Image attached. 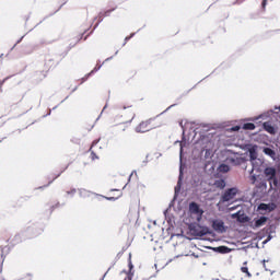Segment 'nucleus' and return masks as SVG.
I'll list each match as a JSON object with an SVG mask.
<instances>
[{
	"label": "nucleus",
	"instance_id": "b1692460",
	"mask_svg": "<svg viewBox=\"0 0 280 280\" xmlns=\"http://www.w3.org/2000/svg\"><path fill=\"white\" fill-rule=\"evenodd\" d=\"M132 36H135V33H132L131 35L125 37V43H124V45H126V43H128V40H130V38H132Z\"/></svg>",
	"mask_w": 280,
	"mask_h": 280
},
{
	"label": "nucleus",
	"instance_id": "a878e982",
	"mask_svg": "<svg viewBox=\"0 0 280 280\" xmlns=\"http://www.w3.org/2000/svg\"><path fill=\"white\" fill-rule=\"evenodd\" d=\"M250 180H252V184L255 185V183L257 180V177L255 175H252L250 176Z\"/></svg>",
	"mask_w": 280,
	"mask_h": 280
},
{
	"label": "nucleus",
	"instance_id": "a211bd4d",
	"mask_svg": "<svg viewBox=\"0 0 280 280\" xmlns=\"http://www.w3.org/2000/svg\"><path fill=\"white\" fill-rule=\"evenodd\" d=\"M116 8L109 9L103 13L100 14L101 18L110 16L112 12H115Z\"/></svg>",
	"mask_w": 280,
	"mask_h": 280
},
{
	"label": "nucleus",
	"instance_id": "6ab92c4d",
	"mask_svg": "<svg viewBox=\"0 0 280 280\" xmlns=\"http://www.w3.org/2000/svg\"><path fill=\"white\" fill-rule=\"evenodd\" d=\"M3 261H5V256H3V253L0 254V273L3 272Z\"/></svg>",
	"mask_w": 280,
	"mask_h": 280
},
{
	"label": "nucleus",
	"instance_id": "f8f14e48",
	"mask_svg": "<svg viewBox=\"0 0 280 280\" xmlns=\"http://www.w3.org/2000/svg\"><path fill=\"white\" fill-rule=\"evenodd\" d=\"M247 265H248V262L245 261V262L243 264V267H241V271H242L244 275H246V277L250 278V277H253V275L250 273V271H248Z\"/></svg>",
	"mask_w": 280,
	"mask_h": 280
},
{
	"label": "nucleus",
	"instance_id": "c756f323",
	"mask_svg": "<svg viewBox=\"0 0 280 280\" xmlns=\"http://www.w3.org/2000/svg\"><path fill=\"white\" fill-rule=\"evenodd\" d=\"M233 130H240V127L236 126V127L233 128Z\"/></svg>",
	"mask_w": 280,
	"mask_h": 280
},
{
	"label": "nucleus",
	"instance_id": "412c9836",
	"mask_svg": "<svg viewBox=\"0 0 280 280\" xmlns=\"http://www.w3.org/2000/svg\"><path fill=\"white\" fill-rule=\"evenodd\" d=\"M14 240L16 242L10 241V238L8 240V242H10V244H19V242H21V234H15Z\"/></svg>",
	"mask_w": 280,
	"mask_h": 280
},
{
	"label": "nucleus",
	"instance_id": "1a4fd4ad",
	"mask_svg": "<svg viewBox=\"0 0 280 280\" xmlns=\"http://www.w3.org/2000/svg\"><path fill=\"white\" fill-rule=\"evenodd\" d=\"M266 222H268V218L267 217H260L259 219H257L255 221V229H259V226H264V224H266Z\"/></svg>",
	"mask_w": 280,
	"mask_h": 280
},
{
	"label": "nucleus",
	"instance_id": "9b49d317",
	"mask_svg": "<svg viewBox=\"0 0 280 280\" xmlns=\"http://www.w3.org/2000/svg\"><path fill=\"white\" fill-rule=\"evenodd\" d=\"M217 253H220L221 255H228V253H231V248L228 246H219L217 247Z\"/></svg>",
	"mask_w": 280,
	"mask_h": 280
},
{
	"label": "nucleus",
	"instance_id": "7ed1b4c3",
	"mask_svg": "<svg viewBox=\"0 0 280 280\" xmlns=\"http://www.w3.org/2000/svg\"><path fill=\"white\" fill-rule=\"evenodd\" d=\"M237 191L238 190L236 187L225 190V192L221 197L222 202H229L233 200V198L237 196Z\"/></svg>",
	"mask_w": 280,
	"mask_h": 280
},
{
	"label": "nucleus",
	"instance_id": "dca6fc26",
	"mask_svg": "<svg viewBox=\"0 0 280 280\" xmlns=\"http://www.w3.org/2000/svg\"><path fill=\"white\" fill-rule=\"evenodd\" d=\"M243 130H255V124L246 122L243 125Z\"/></svg>",
	"mask_w": 280,
	"mask_h": 280
},
{
	"label": "nucleus",
	"instance_id": "7c9ffc66",
	"mask_svg": "<svg viewBox=\"0 0 280 280\" xmlns=\"http://www.w3.org/2000/svg\"><path fill=\"white\" fill-rule=\"evenodd\" d=\"M58 176H60V174H58V175L56 176V178H58Z\"/></svg>",
	"mask_w": 280,
	"mask_h": 280
},
{
	"label": "nucleus",
	"instance_id": "5701e85b",
	"mask_svg": "<svg viewBox=\"0 0 280 280\" xmlns=\"http://www.w3.org/2000/svg\"><path fill=\"white\" fill-rule=\"evenodd\" d=\"M8 80H10V77L4 78V79L0 82V91H2L1 89L3 88V84H5V82H8Z\"/></svg>",
	"mask_w": 280,
	"mask_h": 280
},
{
	"label": "nucleus",
	"instance_id": "c85d7f7f",
	"mask_svg": "<svg viewBox=\"0 0 280 280\" xmlns=\"http://www.w3.org/2000/svg\"><path fill=\"white\" fill-rule=\"evenodd\" d=\"M75 191H77L75 189H71V191H67V194H72L73 195V194H75Z\"/></svg>",
	"mask_w": 280,
	"mask_h": 280
},
{
	"label": "nucleus",
	"instance_id": "0eeeda50",
	"mask_svg": "<svg viewBox=\"0 0 280 280\" xmlns=\"http://www.w3.org/2000/svg\"><path fill=\"white\" fill-rule=\"evenodd\" d=\"M265 176L267 180L273 179L277 176V170L275 167L265 168Z\"/></svg>",
	"mask_w": 280,
	"mask_h": 280
},
{
	"label": "nucleus",
	"instance_id": "f257e3e1",
	"mask_svg": "<svg viewBox=\"0 0 280 280\" xmlns=\"http://www.w3.org/2000/svg\"><path fill=\"white\" fill-rule=\"evenodd\" d=\"M132 119H135V114H129L126 118L115 120L116 126H114V132L116 135H125V132H128L130 130V124L132 122Z\"/></svg>",
	"mask_w": 280,
	"mask_h": 280
},
{
	"label": "nucleus",
	"instance_id": "bb28decb",
	"mask_svg": "<svg viewBox=\"0 0 280 280\" xmlns=\"http://www.w3.org/2000/svg\"><path fill=\"white\" fill-rule=\"evenodd\" d=\"M25 279H27V280H32V279H33L32 273H26V275H25Z\"/></svg>",
	"mask_w": 280,
	"mask_h": 280
},
{
	"label": "nucleus",
	"instance_id": "4468645a",
	"mask_svg": "<svg viewBox=\"0 0 280 280\" xmlns=\"http://www.w3.org/2000/svg\"><path fill=\"white\" fill-rule=\"evenodd\" d=\"M264 152L267 154V156H271V159H275V156H276V152H275V150H272V149H270V148H265L264 149Z\"/></svg>",
	"mask_w": 280,
	"mask_h": 280
},
{
	"label": "nucleus",
	"instance_id": "4be33fe9",
	"mask_svg": "<svg viewBox=\"0 0 280 280\" xmlns=\"http://www.w3.org/2000/svg\"><path fill=\"white\" fill-rule=\"evenodd\" d=\"M269 184L273 185L275 187H277V185H279V182L277 180V176L273 177L272 179H269Z\"/></svg>",
	"mask_w": 280,
	"mask_h": 280
},
{
	"label": "nucleus",
	"instance_id": "393cba45",
	"mask_svg": "<svg viewBox=\"0 0 280 280\" xmlns=\"http://www.w3.org/2000/svg\"><path fill=\"white\" fill-rule=\"evenodd\" d=\"M91 159H92V161H95V159H98L97 158V154H95V152H91Z\"/></svg>",
	"mask_w": 280,
	"mask_h": 280
},
{
	"label": "nucleus",
	"instance_id": "aec40b11",
	"mask_svg": "<svg viewBox=\"0 0 280 280\" xmlns=\"http://www.w3.org/2000/svg\"><path fill=\"white\" fill-rule=\"evenodd\" d=\"M258 209H259V211H268V209H270V206L267 203H260L258 206Z\"/></svg>",
	"mask_w": 280,
	"mask_h": 280
},
{
	"label": "nucleus",
	"instance_id": "9d476101",
	"mask_svg": "<svg viewBox=\"0 0 280 280\" xmlns=\"http://www.w3.org/2000/svg\"><path fill=\"white\" fill-rule=\"evenodd\" d=\"M213 187H217V189H224V187H226V182L224 179H222V178L217 179L213 183Z\"/></svg>",
	"mask_w": 280,
	"mask_h": 280
},
{
	"label": "nucleus",
	"instance_id": "f03ea898",
	"mask_svg": "<svg viewBox=\"0 0 280 280\" xmlns=\"http://www.w3.org/2000/svg\"><path fill=\"white\" fill-rule=\"evenodd\" d=\"M154 118H149L147 120H142L136 127V132L143 133L150 132V130H154V128H159V125L154 122Z\"/></svg>",
	"mask_w": 280,
	"mask_h": 280
},
{
	"label": "nucleus",
	"instance_id": "2f4dec72",
	"mask_svg": "<svg viewBox=\"0 0 280 280\" xmlns=\"http://www.w3.org/2000/svg\"><path fill=\"white\" fill-rule=\"evenodd\" d=\"M129 266H130V268H132V265H131V262H130V265H129Z\"/></svg>",
	"mask_w": 280,
	"mask_h": 280
},
{
	"label": "nucleus",
	"instance_id": "cd10ccee",
	"mask_svg": "<svg viewBox=\"0 0 280 280\" xmlns=\"http://www.w3.org/2000/svg\"><path fill=\"white\" fill-rule=\"evenodd\" d=\"M267 3H268V0H262L261 7L266 8Z\"/></svg>",
	"mask_w": 280,
	"mask_h": 280
},
{
	"label": "nucleus",
	"instance_id": "20e7f679",
	"mask_svg": "<svg viewBox=\"0 0 280 280\" xmlns=\"http://www.w3.org/2000/svg\"><path fill=\"white\" fill-rule=\"evenodd\" d=\"M135 115V112L132 110V106L124 107L118 112V114L115 116V120L117 119H126L128 115Z\"/></svg>",
	"mask_w": 280,
	"mask_h": 280
},
{
	"label": "nucleus",
	"instance_id": "2eb2a0df",
	"mask_svg": "<svg viewBox=\"0 0 280 280\" xmlns=\"http://www.w3.org/2000/svg\"><path fill=\"white\" fill-rule=\"evenodd\" d=\"M233 218H237L238 222H248V217L240 215V212L233 214Z\"/></svg>",
	"mask_w": 280,
	"mask_h": 280
},
{
	"label": "nucleus",
	"instance_id": "ddd939ff",
	"mask_svg": "<svg viewBox=\"0 0 280 280\" xmlns=\"http://www.w3.org/2000/svg\"><path fill=\"white\" fill-rule=\"evenodd\" d=\"M249 159L250 161L257 160V150L255 149V147L249 149Z\"/></svg>",
	"mask_w": 280,
	"mask_h": 280
},
{
	"label": "nucleus",
	"instance_id": "f3484780",
	"mask_svg": "<svg viewBox=\"0 0 280 280\" xmlns=\"http://www.w3.org/2000/svg\"><path fill=\"white\" fill-rule=\"evenodd\" d=\"M219 170H220V172H223L224 174H226V172H229L231 170V167L226 164H221L219 166Z\"/></svg>",
	"mask_w": 280,
	"mask_h": 280
},
{
	"label": "nucleus",
	"instance_id": "473e14b6",
	"mask_svg": "<svg viewBox=\"0 0 280 280\" xmlns=\"http://www.w3.org/2000/svg\"><path fill=\"white\" fill-rule=\"evenodd\" d=\"M94 144H95V142L92 143V145H94Z\"/></svg>",
	"mask_w": 280,
	"mask_h": 280
},
{
	"label": "nucleus",
	"instance_id": "423d86ee",
	"mask_svg": "<svg viewBox=\"0 0 280 280\" xmlns=\"http://www.w3.org/2000/svg\"><path fill=\"white\" fill-rule=\"evenodd\" d=\"M189 211L195 215H199V218H202V213H205V211L200 209V206L194 201L189 203Z\"/></svg>",
	"mask_w": 280,
	"mask_h": 280
},
{
	"label": "nucleus",
	"instance_id": "6e6552de",
	"mask_svg": "<svg viewBox=\"0 0 280 280\" xmlns=\"http://www.w3.org/2000/svg\"><path fill=\"white\" fill-rule=\"evenodd\" d=\"M262 126L264 130H266V132H269V135H275L277 132V130H275V127L270 122H264Z\"/></svg>",
	"mask_w": 280,
	"mask_h": 280
},
{
	"label": "nucleus",
	"instance_id": "39448f33",
	"mask_svg": "<svg viewBox=\"0 0 280 280\" xmlns=\"http://www.w3.org/2000/svg\"><path fill=\"white\" fill-rule=\"evenodd\" d=\"M212 229L217 231V233H226V228H224V221L214 220L212 222Z\"/></svg>",
	"mask_w": 280,
	"mask_h": 280
}]
</instances>
